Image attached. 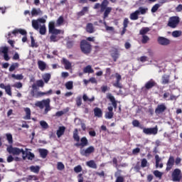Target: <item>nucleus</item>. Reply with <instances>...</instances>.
<instances>
[{"label":"nucleus","instance_id":"obj_1","mask_svg":"<svg viewBox=\"0 0 182 182\" xmlns=\"http://www.w3.org/2000/svg\"><path fill=\"white\" fill-rule=\"evenodd\" d=\"M111 2H114L113 0H109ZM100 8V12L102 14L103 12V19H106V18H109V15L113 11V8L109 6V1L103 0L101 4L96 3L93 7L94 9H99Z\"/></svg>","mask_w":182,"mask_h":182},{"label":"nucleus","instance_id":"obj_2","mask_svg":"<svg viewBox=\"0 0 182 182\" xmlns=\"http://www.w3.org/2000/svg\"><path fill=\"white\" fill-rule=\"evenodd\" d=\"M73 137L75 141H77V143L75 144V147H81V149H83V147L89 146V141L87 140V138H86V136H83L80 139V136H79V130H77V129H74Z\"/></svg>","mask_w":182,"mask_h":182},{"label":"nucleus","instance_id":"obj_3","mask_svg":"<svg viewBox=\"0 0 182 182\" xmlns=\"http://www.w3.org/2000/svg\"><path fill=\"white\" fill-rule=\"evenodd\" d=\"M46 20L45 18H38L37 20H32V27L36 31H39V33L45 35L46 33V26L45 23Z\"/></svg>","mask_w":182,"mask_h":182},{"label":"nucleus","instance_id":"obj_4","mask_svg":"<svg viewBox=\"0 0 182 182\" xmlns=\"http://www.w3.org/2000/svg\"><path fill=\"white\" fill-rule=\"evenodd\" d=\"M45 86V82H43V80H38L36 81V84H33L32 85V89L31 92V95L33 97H36L38 99V97H42V96H45L46 95V92H42L38 91L39 87H43Z\"/></svg>","mask_w":182,"mask_h":182},{"label":"nucleus","instance_id":"obj_5","mask_svg":"<svg viewBox=\"0 0 182 182\" xmlns=\"http://www.w3.org/2000/svg\"><path fill=\"white\" fill-rule=\"evenodd\" d=\"M80 48L84 55H89L92 52V44L86 40H82L80 41Z\"/></svg>","mask_w":182,"mask_h":182},{"label":"nucleus","instance_id":"obj_6","mask_svg":"<svg viewBox=\"0 0 182 182\" xmlns=\"http://www.w3.org/2000/svg\"><path fill=\"white\" fill-rule=\"evenodd\" d=\"M178 23H180V17L177 16H173L169 18L167 26H169V28H172V29H174L178 26Z\"/></svg>","mask_w":182,"mask_h":182},{"label":"nucleus","instance_id":"obj_7","mask_svg":"<svg viewBox=\"0 0 182 182\" xmlns=\"http://www.w3.org/2000/svg\"><path fill=\"white\" fill-rule=\"evenodd\" d=\"M181 170L180 168H175L171 173V180L173 182L181 181Z\"/></svg>","mask_w":182,"mask_h":182},{"label":"nucleus","instance_id":"obj_8","mask_svg":"<svg viewBox=\"0 0 182 182\" xmlns=\"http://www.w3.org/2000/svg\"><path fill=\"white\" fill-rule=\"evenodd\" d=\"M7 151L10 154H13L14 156H19V154H22V156H24L25 154V151L23 150V149H19L17 147L10 146L7 149Z\"/></svg>","mask_w":182,"mask_h":182},{"label":"nucleus","instance_id":"obj_9","mask_svg":"<svg viewBox=\"0 0 182 182\" xmlns=\"http://www.w3.org/2000/svg\"><path fill=\"white\" fill-rule=\"evenodd\" d=\"M80 153L84 157H89L92 153H95V146H90L85 149H80Z\"/></svg>","mask_w":182,"mask_h":182},{"label":"nucleus","instance_id":"obj_10","mask_svg":"<svg viewBox=\"0 0 182 182\" xmlns=\"http://www.w3.org/2000/svg\"><path fill=\"white\" fill-rule=\"evenodd\" d=\"M142 130H143V133H144V134H147V135L154 134V136H156V134H157V133L159 132V129L157 128V127H154V128L143 127Z\"/></svg>","mask_w":182,"mask_h":182},{"label":"nucleus","instance_id":"obj_11","mask_svg":"<svg viewBox=\"0 0 182 182\" xmlns=\"http://www.w3.org/2000/svg\"><path fill=\"white\" fill-rule=\"evenodd\" d=\"M48 29L50 33H63L62 30H59L55 28V22L51 21L48 24Z\"/></svg>","mask_w":182,"mask_h":182},{"label":"nucleus","instance_id":"obj_12","mask_svg":"<svg viewBox=\"0 0 182 182\" xmlns=\"http://www.w3.org/2000/svg\"><path fill=\"white\" fill-rule=\"evenodd\" d=\"M165 110H167V107H166V104L162 103L161 105H158L156 108L155 109L156 114H163Z\"/></svg>","mask_w":182,"mask_h":182},{"label":"nucleus","instance_id":"obj_13","mask_svg":"<svg viewBox=\"0 0 182 182\" xmlns=\"http://www.w3.org/2000/svg\"><path fill=\"white\" fill-rule=\"evenodd\" d=\"M174 156H170L166 163V171H170V170H171V168H173V167L174 166Z\"/></svg>","mask_w":182,"mask_h":182},{"label":"nucleus","instance_id":"obj_14","mask_svg":"<svg viewBox=\"0 0 182 182\" xmlns=\"http://www.w3.org/2000/svg\"><path fill=\"white\" fill-rule=\"evenodd\" d=\"M110 55L114 62H117V59H119V56H120V53H119V50L116 48H112L110 50Z\"/></svg>","mask_w":182,"mask_h":182},{"label":"nucleus","instance_id":"obj_15","mask_svg":"<svg viewBox=\"0 0 182 182\" xmlns=\"http://www.w3.org/2000/svg\"><path fill=\"white\" fill-rule=\"evenodd\" d=\"M156 86H157V82L153 79L149 80L144 85V87L146 90H150V89H153V87H156Z\"/></svg>","mask_w":182,"mask_h":182},{"label":"nucleus","instance_id":"obj_16","mask_svg":"<svg viewBox=\"0 0 182 182\" xmlns=\"http://www.w3.org/2000/svg\"><path fill=\"white\" fill-rule=\"evenodd\" d=\"M157 41H158V43L159 45H161L162 46H167L168 45H170V43H171V41H170L168 38H166L161 36L158 37Z\"/></svg>","mask_w":182,"mask_h":182},{"label":"nucleus","instance_id":"obj_17","mask_svg":"<svg viewBox=\"0 0 182 182\" xmlns=\"http://www.w3.org/2000/svg\"><path fill=\"white\" fill-rule=\"evenodd\" d=\"M0 88L4 89L6 95H8L9 96H12V88L11 87V85L9 84L7 85H5V84L1 83Z\"/></svg>","mask_w":182,"mask_h":182},{"label":"nucleus","instance_id":"obj_18","mask_svg":"<svg viewBox=\"0 0 182 182\" xmlns=\"http://www.w3.org/2000/svg\"><path fill=\"white\" fill-rule=\"evenodd\" d=\"M116 82L113 84L114 87H118V89H122V84L120 81L122 80V75L118 73H115Z\"/></svg>","mask_w":182,"mask_h":182},{"label":"nucleus","instance_id":"obj_19","mask_svg":"<svg viewBox=\"0 0 182 182\" xmlns=\"http://www.w3.org/2000/svg\"><path fill=\"white\" fill-rule=\"evenodd\" d=\"M107 97L111 102L114 110H116V109H117V101L116 100V98H114V96L112 94H108Z\"/></svg>","mask_w":182,"mask_h":182},{"label":"nucleus","instance_id":"obj_20","mask_svg":"<svg viewBox=\"0 0 182 182\" xmlns=\"http://www.w3.org/2000/svg\"><path fill=\"white\" fill-rule=\"evenodd\" d=\"M108 112L105 113L106 119H113V116H114V113L113 112V107L109 106L107 107Z\"/></svg>","mask_w":182,"mask_h":182},{"label":"nucleus","instance_id":"obj_21","mask_svg":"<svg viewBox=\"0 0 182 182\" xmlns=\"http://www.w3.org/2000/svg\"><path fill=\"white\" fill-rule=\"evenodd\" d=\"M168 83H170V75H163L161 77V85H168Z\"/></svg>","mask_w":182,"mask_h":182},{"label":"nucleus","instance_id":"obj_22","mask_svg":"<svg viewBox=\"0 0 182 182\" xmlns=\"http://www.w3.org/2000/svg\"><path fill=\"white\" fill-rule=\"evenodd\" d=\"M85 31L87 32V33H95V26H93V23H87Z\"/></svg>","mask_w":182,"mask_h":182},{"label":"nucleus","instance_id":"obj_23","mask_svg":"<svg viewBox=\"0 0 182 182\" xmlns=\"http://www.w3.org/2000/svg\"><path fill=\"white\" fill-rule=\"evenodd\" d=\"M26 159H28V160H33V159H35V154H33L31 151L29 152L25 151V154L23 155V159L26 160Z\"/></svg>","mask_w":182,"mask_h":182},{"label":"nucleus","instance_id":"obj_24","mask_svg":"<svg viewBox=\"0 0 182 182\" xmlns=\"http://www.w3.org/2000/svg\"><path fill=\"white\" fill-rule=\"evenodd\" d=\"M60 33H51L50 37V42H58V41L60 40V36H59Z\"/></svg>","mask_w":182,"mask_h":182},{"label":"nucleus","instance_id":"obj_25","mask_svg":"<svg viewBox=\"0 0 182 182\" xmlns=\"http://www.w3.org/2000/svg\"><path fill=\"white\" fill-rule=\"evenodd\" d=\"M129 25V18H124V22H123V29L121 32V35L122 36H123V35H124L126 33V31H127V29H126L127 28Z\"/></svg>","mask_w":182,"mask_h":182},{"label":"nucleus","instance_id":"obj_26","mask_svg":"<svg viewBox=\"0 0 182 182\" xmlns=\"http://www.w3.org/2000/svg\"><path fill=\"white\" fill-rule=\"evenodd\" d=\"M24 112L26 113V116L23 117L24 120H31V108L29 107H26L24 108Z\"/></svg>","mask_w":182,"mask_h":182},{"label":"nucleus","instance_id":"obj_27","mask_svg":"<svg viewBox=\"0 0 182 182\" xmlns=\"http://www.w3.org/2000/svg\"><path fill=\"white\" fill-rule=\"evenodd\" d=\"M139 15H140V11L139 10H136L134 13L130 14V19L132 21H137V19H139Z\"/></svg>","mask_w":182,"mask_h":182},{"label":"nucleus","instance_id":"obj_28","mask_svg":"<svg viewBox=\"0 0 182 182\" xmlns=\"http://www.w3.org/2000/svg\"><path fill=\"white\" fill-rule=\"evenodd\" d=\"M35 106L36 107H39L40 109H43V107H46V100H43L42 101H38L35 103Z\"/></svg>","mask_w":182,"mask_h":182},{"label":"nucleus","instance_id":"obj_29","mask_svg":"<svg viewBox=\"0 0 182 182\" xmlns=\"http://www.w3.org/2000/svg\"><path fill=\"white\" fill-rule=\"evenodd\" d=\"M94 114L95 117H102L103 116V112L99 107H95L94 109Z\"/></svg>","mask_w":182,"mask_h":182},{"label":"nucleus","instance_id":"obj_30","mask_svg":"<svg viewBox=\"0 0 182 182\" xmlns=\"http://www.w3.org/2000/svg\"><path fill=\"white\" fill-rule=\"evenodd\" d=\"M65 130H66V127H65L64 126L60 127L56 132L58 137H62V136L65 134Z\"/></svg>","mask_w":182,"mask_h":182},{"label":"nucleus","instance_id":"obj_31","mask_svg":"<svg viewBox=\"0 0 182 182\" xmlns=\"http://www.w3.org/2000/svg\"><path fill=\"white\" fill-rule=\"evenodd\" d=\"M155 160H156V168H163V164H160V161H161V158L159 155L155 156Z\"/></svg>","mask_w":182,"mask_h":182},{"label":"nucleus","instance_id":"obj_32","mask_svg":"<svg viewBox=\"0 0 182 182\" xmlns=\"http://www.w3.org/2000/svg\"><path fill=\"white\" fill-rule=\"evenodd\" d=\"M86 166H87V167H90V168H97V164H96V162H95V161L93 160L87 161Z\"/></svg>","mask_w":182,"mask_h":182},{"label":"nucleus","instance_id":"obj_33","mask_svg":"<svg viewBox=\"0 0 182 182\" xmlns=\"http://www.w3.org/2000/svg\"><path fill=\"white\" fill-rule=\"evenodd\" d=\"M63 63L65 65V69H66V70H68V69L72 68V63H70L66 58H63Z\"/></svg>","mask_w":182,"mask_h":182},{"label":"nucleus","instance_id":"obj_34","mask_svg":"<svg viewBox=\"0 0 182 182\" xmlns=\"http://www.w3.org/2000/svg\"><path fill=\"white\" fill-rule=\"evenodd\" d=\"M38 68L40 69V70H45V69H46V63H45V62L42 61V60H38Z\"/></svg>","mask_w":182,"mask_h":182},{"label":"nucleus","instance_id":"obj_35","mask_svg":"<svg viewBox=\"0 0 182 182\" xmlns=\"http://www.w3.org/2000/svg\"><path fill=\"white\" fill-rule=\"evenodd\" d=\"M83 72L85 73H93L95 72V70H93L92 69V66L91 65H87L85 68H84Z\"/></svg>","mask_w":182,"mask_h":182},{"label":"nucleus","instance_id":"obj_36","mask_svg":"<svg viewBox=\"0 0 182 182\" xmlns=\"http://www.w3.org/2000/svg\"><path fill=\"white\" fill-rule=\"evenodd\" d=\"M148 32H150V28L149 27H143L140 31H139V34L145 36L146 33Z\"/></svg>","mask_w":182,"mask_h":182},{"label":"nucleus","instance_id":"obj_37","mask_svg":"<svg viewBox=\"0 0 182 182\" xmlns=\"http://www.w3.org/2000/svg\"><path fill=\"white\" fill-rule=\"evenodd\" d=\"M154 175L156 178H159V180H161V178L163 177V173L160 172L159 170L154 171L153 172Z\"/></svg>","mask_w":182,"mask_h":182},{"label":"nucleus","instance_id":"obj_38","mask_svg":"<svg viewBox=\"0 0 182 182\" xmlns=\"http://www.w3.org/2000/svg\"><path fill=\"white\" fill-rule=\"evenodd\" d=\"M17 68H19V63H14L11 65L9 70V72H14V70H15V69H17Z\"/></svg>","mask_w":182,"mask_h":182},{"label":"nucleus","instance_id":"obj_39","mask_svg":"<svg viewBox=\"0 0 182 182\" xmlns=\"http://www.w3.org/2000/svg\"><path fill=\"white\" fill-rule=\"evenodd\" d=\"M132 125L134 127H139V129H143V125H140V122H139L137 119H134L132 121Z\"/></svg>","mask_w":182,"mask_h":182},{"label":"nucleus","instance_id":"obj_40","mask_svg":"<svg viewBox=\"0 0 182 182\" xmlns=\"http://www.w3.org/2000/svg\"><path fill=\"white\" fill-rule=\"evenodd\" d=\"M18 33H19V29L16 28L12 32H9L8 38L9 39V38H12V35H14V36H16Z\"/></svg>","mask_w":182,"mask_h":182},{"label":"nucleus","instance_id":"obj_41","mask_svg":"<svg viewBox=\"0 0 182 182\" xmlns=\"http://www.w3.org/2000/svg\"><path fill=\"white\" fill-rule=\"evenodd\" d=\"M82 99L85 102H95V97H92V98H89L86 94L82 95Z\"/></svg>","mask_w":182,"mask_h":182},{"label":"nucleus","instance_id":"obj_42","mask_svg":"<svg viewBox=\"0 0 182 182\" xmlns=\"http://www.w3.org/2000/svg\"><path fill=\"white\" fill-rule=\"evenodd\" d=\"M160 6H161V4H156L152 6L151 12H152V14H155V12H157V11H159V8H160Z\"/></svg>","mask_w":182,"mask_h":182},{"label":"nucleus","instance_id":"obj_43","mask_svg":"<svg viewBox=\"0 0 182 182\" xmlns=\"http://www.w3.org/2000/svg\"><path fill=\"white\" fill-rule=\"evenodd\" d=\"M11 77H13V79H16V80H23V75H22V74H18V75L12 74Z\"/></svg>","mask_w":182,"mask_h":182},{"label":"nucleus","instance_id":"obj_44","mask_svg":"<svg viewBox=\"0 0 182 182\" xmlns=\"http://www.w3.org/2000/svg\"><path fill=\"white\" fill-rule=\"evenodd\" d=\"M63 22H65V18L60 16L56 21L57 26H62V25H63Z\"/></svg>","mask_w":182,"mask_h":182},{"label":"nucleus","instance_id":"obj_45","mask_svg":"<svg viewBox=\"0 0 182 182\" xmlns=\"http://www.w3.org/2000/svg\"><path fill=\"white\" fill-rule=\"evenodd\" d=\"M65 87L68 90L73 89V81H68L65 83Z\"/></svg>","mask_w":182,"mask_h":182},{"label":"nucleus","instance_id":"obj_46","mask_svg":"<svg viewBox=\"0 0 182 182\" xmlns=\"http://www.w3.org/2000/svg\"><path fill=\"white\" fill-rule=\"evenodd\" d=\"M30 170L31 171H32L33 173H36L38 174V173H39V170H41V168H39V166H31L30 167Z\"/></svg>","mask_w":182,"mask_h":182},{"label":"nucleus","instance_id":"obj_47","mask_svg":"<svg viewBox=\"0 0 182 182\" xmlns=\"http://www.w3.org/2000/svg\"><path fill=\"white\" fill-rule=\"evenodd\" d=\"M75 102L77 106V107H80L82 106V97L81 95H79L75 99Z\"/></svg>","mask_w":182,"mask_h":182},{"label":"nucleus","instance_id":"obj_48","mask_svg":"<svg viewBox=\"0 0 182 182\" xmlns=\"http://www.w3.org/2000/svg\"><path fill=\"white\" fill-rule=\"evenodd\" d=\"M74 45H75L74 41H68L66 43V46L68 49H72Z\"/></svg>","mask_w":182,"mask_h":182},{"label":"nucleus","instance_id":"obj_49","mask_svg":"<svg viewBox=\"0 0 182 182\" xmlns=\"http://www.w3.org/2000/svg\"><path fill=\"white\" fill-rule=\"evenodd\" d=\"M38 151L43 159H46V149H39Z\"/></svg>","mask_w":182,"mask_h":182},{"label":"nucleus","instance_id":"obj_50","mask_svg":"<svg viewBox=\"0 0 182 182\" xmlns=\"http://www.w3.org/2000/svg\"><path fill=\"white\" fill-rule=\"evenodd\" d=\"M57 168L58 170H59L60 171H62V170H65V165L63 164V163L62 162H58L57 164Z\"/></svg>","mask_w":182,"mask_h":182},{"label":"nucleus","instance_id":"obj_51","mask_svg":"<svg viewBox=\"0 0 182 182\" xmlns=\"http://www.w3.org/2000/svg\"><path fill=\"white\" fill-rule=\"evenodd\" d=\"M172 36H173V38H178L179 36H181V31H173Z\"/></svg>","mask_w":182,"mask_h":182},{"label":"nucleus","instance_id":"obj_52","mask_svg":"<svg viewBox=\"0 0 182 182\" xmlns=\"http://www.w3.org/2000/svg\"><path fill=\"white\" fill-rule=\"evenodd\" d=\"M82 170H83V168H82V166H80V165H77V166L74 167L75 173H80V172H82Z\"/></svg>","mask_w":182,"mask_h":182},{"label":"nucleus","instance_id":"obj_53","mask_svg":"<svg viewBox=\"0 0 182 182\" xmlns=\"http://www.w3.org/2000/svg\"><path fill=\"white\" fill-rule=\"evenodd\" d=\"M9 50V48H8V47L6 46L1 47L0 48V53H4V54L8 53Z\"/></svg>","mask_w":182,"mask_h":182},{"label":"nucleus","instance_id":"obj_54","mask_svg":"<svg viewBox=\"0 0 182 182\" xmlns=\"http://www.w3.org/2000/svg\"><path fill=\"white\" fill-rule=\"evenodd\" d=\"M39 11H41L40 9H36L35 8H33L31 11V15L32 16H36L38 15H39Z\"/></svg>","mask_w":182,"mask_h":182},{"label":"nucleus","instance_id":"obj_55","mask_svg":"<svg viewBox=\"0 0 182 182\" xmlns=\"http://www.w3.org/2000/svg\"><path fill=\"white\" fill-rule=\"evenodd\" d=\"M110 75H112V69H110V68H106L105 77H109V76H110Z\"/></svg>","mask_w":182,"mask_h":182},{"label":"nucleus","instance_id":"obj_56","mask_svg":"<svg viewBox=\"0 0 182 182\" xmlns=\"http://www.w3.org/2000/svg\"><path fill=\"white\" fill-rule=\"evenodd\" d=\"M6 139H7V140H8V141H9V143L10 144H11V143H14V139H13V138H12V134H6Z\"/></svg>","mask_w":182,"mask_h":182},{"label":"nucleus","instance_id":"obj_57","mask_svg":"<svg viewBox=\"0 0 182 182\" xmlns=\"http://www.w3.org/2000/svg\"><path fill=\"white\" fill-rule=\"evenodd\" d=\"M31 48H38V45L35 43V38L33 36H31Z\"/></svg>","mask_w":182,"mask_h":182},{"label":"nucleus","instance_id":"obj_58","mask_svg":"<svg viewBox=\"0 0 182 182\" xmlns=\"http://www.w3.org/2000/svg\"><path fill=\"white\" fill-rule=\"evenodd\" d=\"M138 11H139V14H141V15H144L147 12V9L139 7Z\"/></svg>","mask_w":182,"mask_h":182},{"label":"nucleus","instance_id":"obj_59","mask_svg":"<svg viewBox=\"0 0 182 182\" xmlns=\"http://www.w3.org/2000/svg\"><path fill=\"white\" fill-rule=\"evenodd\" d=\"M149 36H142V41H141V42H142V43H147V42H149Z\"/></svg>","mask_w":182,"mask_h":182},{"label":"nucleus","instance_id":"obj_60","mask_svg":"<svg viewBox=\"0 0 182 182\" xmlns=\"http://www.w3.org/2000/svg\"><path fill=\"white\" fill-rule=\"evenodd\" d=\"M50 99H47L46 100V112H49V110H50Z\"/></svg>","mask_w":182,"mask_h":182},{"label":"nucleus","instance_id":"obj_61","mask_svg":"<svg viewBox=\"0 0 182 182\" xmlns=\"http://www.w3.org/2000/svg\"><path fill=\"white\" fill-rule=\"evenodd\" d=\"M141 166L144 168L147 166V159H143L141 162Z\"/></svg>","mask_w":182,"mask_h":182},{"label":"nucleus","instance_id":"obj_62","mask_svg":"<svg viewBox=\"0 0 182 182\" xmlns=\"http://www.w3.org/2000/svg\"><path fill=\"white\" fill-rule=\"evenodd\" d=\"M181 164V158L178 156L175 160V164L176 166H180Z\"/></svg>","mask_w":182,"mask_h":182},{"label":"nucleus","instance_id":"obj_63","mask_svg":"<svg viewBox=\"0 0 182 182\" xmlns=\"http://www.w3.org/2000/svg\"><path fill=\"white\" fill-rule=\"evenodd\" d=\"M115 182H124V178L123 176H118Z\"/></svg>","mask_w":182,"mask_h":182},{"label":"nucleus","instance_id":"obj_64","mask_svg":"<svg viewBox=\"0 0 182 182\" xmlns=\"http://www.w3.org/2000/svg\"><path fill=\"white\" fill-rule=\"evenodd\" d=\"M176 12H181L182 11V4H179L176 8Z\"/></svg>","mask_w":182,"mask_h":182}]
</instances>
